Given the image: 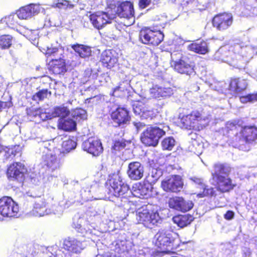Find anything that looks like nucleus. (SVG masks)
Returning a JSON list of instances; mask_svg holds the SVG:
<instances>
[{"instance_id":"49","label":"nucleus","mask_w":257,"mask_h":257,"mask_svg":"<svg viewBox=\"0 0 257 257\" xmlns=\"http://www.w3.org/2000/svg\"><path fill=\"white\" fill-rule=\"evenodd\" d=\"M152 3V0H139L138 6L140 9L143 10L150 6Z\"/></svg>"},{"instance_id":"48","label":"nucleus","mask_w":257,"mask_h":257,"mask_svg":"<svg viewBox=\"0 0 257 257\" xmlns=\"http://www.w3.org/2000/svg\"><path fill=\"white\" fill-rule=\"evenodd\" d=\"M39 108H33L30 107L27 109V115L31 117H38V112H39Z\"/></svg>"},{"instance_id":"44","label":"nucleus","mask_w":257,"mask_h":257,"mask_svg":"<svg viewBox=\"0 0 257 257\" xmlns=\"http://www.w3.org/2000/svg\"><path fill=\"white\" fill-rule=\"evenodd\" d=\"M197 3L198 0H183L181 3V6L183 9L189 11L196 7Z\"/></svg>"},{"instance_id":"30","label":"nucleus","mask_w":257,"mask_h":257,"mask_svg":"<svg viewBox=\"0 0 257 257\" xmlns=\"http://www.w3.org/2000/svg\"><path fill=\"white\" fill-rule=\"evenodd\" d=\"M193 219V216L189 214L178 215L175 216L173 218L174 223H176L180 227H184L190 224Z\"/></svg>"},{"instance_id":"17","label":"nucleus","mask_w":257,"mask_h":257,"mask_svg":"<svg viewBox=\"0 0 257 257\" xmlns=\"http://www.w3.org/2000/svg\"><path fill=\"white\" fill-rule=\"evenodd\" d=\"M83 150L93 156H98L103 152V147L100 140L94 137L89 138L82 144Z\"/></svg>"},{"instance_id":"35","label":"nucleus","mask_w":257,"mask_h":257,"mask_svg":"<svg viewBox=\"0 0 257 257\" xmlns=\"http://www.w3.org/2000/svg\"><path fill=\"white\" fill-rule=\"evenodd\" d=\"M70 114V111L65 106H56L54 108L51 112V117H62L64 118L68 116Z\"/></svg>"},{"instance_id":"53","label":"nucleus","mask_w":257,"mask_h":257,"mask_svg":"<svg viewBox=\"0 0 257 257\" xmlns=\"http://www.w3.org/2000/svg\"><path fill=\"white\" fill-rule=\"evenodd\" d=\"M234 212L232 210H228L224 214L223 217L226 220H230L234 217Z\"/></svg>"},{"instance_id":"8","label":"nucleus","mask_w":257,"mask_h":257,"mask_svg":"<svg viewBox=\"0 0 257 257\" xmlns=\"http://www.w3.org/2000/svg\"><path fill=\"white\" fill-rule=\"evenodd\" d=\"M164 34L161 31L152 30L150 27H144L140 31L139 38L142 43L158 46L163 40Z\"/></svg>"},{"instance_id":"29","label":"nucleus","mask_w":257,"mask_h":257,"mask_svg":"<svg viewBox=\"0 0 257 257\" xmlns=\"http://www.w3.org/2000/svg\"><path fill=\"white\" fill-rule=\"evenodd\" d=\"M71 48L81 58H86L91 55V49L88 46L75 44L71 45Z\"/></svg>"},{"instance_id":"37","label":"nucleus","mask_w":257,"mask_h":257,"mask_svg":"<svg viewBox=\"0 0 257 257\" xmlns=\"http://www.w3.org/2000/svg\"><path fill=\"white\" fill-rule=\"evenodd\" d=\"M76 142L72 139L65 137V139L62 142V148L63 152H69L74 149L76 147Z\"/></svg>"},{"instance_id":"5","label":"nucleus","mask_w":257,"mask_h":257,"mask_svg":"<svg viewBox=\"0 0 257 257\" xmlns=\"http://www.w3.org/2000/svg\"><path fill=\"white\" fill-rule=\"evenodd\" d=\"M177 235L172 230H160L155 235V244L161 249H167L168 247L171 250L176 249L179 246Z\"/></svg>"},{"instance_id":"42","label":"nucleus","mask_w":257,"mask_h":257,"mask_svg":"<svg viewBox=\"0 0 257 257\" xmlns=\"http://www.w3.org/2000/svg\"><path fill=\"white\" fill-rule=\"evenodd\" d=\"M53 8L59 9H72L74 7V5L71 4L69 1L67 0H58L56 3H54L52 5Z\"/></svg>"},{"instance_id":"11","label":"nucleus","mask_w":257,"mask_h":257,"mask_svg":"<svg viewBox=\"0 0 257 257\" xmlns=\"http://www.w3.org/2000/svg\"><path fill=\"white\" fill-rule=\"evenodd\" d=\"M232 15L228 12H222L216 14L212 19V26L219 32H225L232 25Z\"/></svg>"},{"instance_id":"34","label":"nucleus","mask_w":257,"mask_h":257,"mask_svg":"<svg viewBox=\"0 0 257 257\" xmlns=\"http://www.w3.org/2000/svg\"><path fill=\"white\" fill-rule=\"evenodd\" d=\"M108 183V194L112 196H118V190L121 186L120 183L119 182L118 180L114 178L109 179Z\"/></svg>"},{"instance_id":"13","label":"nucleus","mask_w":257,"mask_h":257,"mask_svg":"<svg viewBox=\"0 0 257 257\" xmlns=\"http://www.w3.org/2000/svg\"><path fill=\"white\" fill-rule=\"evenodd\" d=\"M27 172L25 165L21 162H13L7 169L6 174L10 181L21 182Z\"/></svg>"},{"instance_id":"54","label":"nucleus","mask_w":257,"mask_h":257,"mask_svg":"<svg viewBox=\"0 0 257 257\" xmlns=\"http://www.w3.org/2000/svg\"><path fill=\"white\" fill-rule=\"evenodd\" d=\"M13 105L11 101H0V109L10 108Z\"/></svg>"},{"instance_id":"3","label":"nucleus","mask_w":257,"mask_h":257,"mask_svg":"<svg viewBox=\"0 0 257 257\" xmlns=\"http://www.w3.org/2000/svg\"><path fill=\"white\" fill-rule=\"evenodd\" d=\"M180 127L188 131L200 132L208 125L207 116L201 111L193 109L186 113L182 112L179 115Z\"/></svg>"},{"instance_id":"22","label":"nucleus","mask_w":257,"mask_h":257,"mask_svg":"<svg viewBox=\"0 0 257 257\" xmlns=\"http://www.w3.org/2000/svg\"><path fill=\"white\" fill-rule=\"evenodd\" d=\"M248 85L247 80L242 77H232L229 81L228 89L233 94H238L244 91Z\"/></svg>"},{"instance_id":"38","label":"nucleus","mask_w":257,"mask_h":257,"mask_svg":"<svg viewBox=\"0 0 257 257\" xmlns=\"http://www.w3.org/2000/svg\"><path fill=\"white\" fill-rule=\"evenodd\" d=\"M176 145V141L172 137L164 138L161 142L162 148L163 150L171 151Z\"/></svg>"},{"instance_id":"20","label":"nucleus","mask_w":257,"mask_h":257,"mask_svg":"<svg viewBox=\"0 0 257 257\" xmlns=\"http://www.w3.org/2000/svg\"><path fill=\"white\" fill-rule=\"evenodd\" d=\"M116 14L121 18L130 19L134 18L133 3L128 1L121 2L116 8Z\"/></svg>"},{"instance_id":"51","label":"nucleus","mask_w":257,"mask_h":257,"mask_svg":"<svg viewBox=\"0 0 257 257\" xmlns=\"http://www.w3.org/2000/svg\"><path fill=\"white\" fill-rule=\"evenodd\" d=\"M114 250L115 252L120 254L124 251L123 245L122 241L116 242L114 246Z\"/></svg>"},{"instance_id":"24","label":"nucleus","mask_w":257,"mask_h":257,"mask_svg":"<svg viewBox=\"0 0 257 257\" xmlns=\"http://www.w3.org/2000/svg\"><path fill=\"white\" fill-rule=\"evenodd\" d=\"M188 49L201 55H205L209 52L208 45L206 41L203 40H197L190 44L188 45Z\"/></svg>"},{"instance_id":"25","label":"nucleus","mask_w":257,"mask_h":257,"mask_svg":"<svg viewBox=\"0 0 257 257\" xmlns=\"http://www.w3.org/2000/svg\"><path fill=\"white\" fill-rule=\"evenodd\" d=\"M149 184L144 182L135 183L132 187V192L134 196L139 198H145L149 195L150 190Z\"/></svg>"},{"instance_id":"50","label":"nucleus","mask_w":257,"mask_h":257,"mask_svg":"<svg viewBox=\"0 0 257 257\" xmlns=\"http://www.w3.org/2000/svg\"><path fill=\"white\" fill-rule=\"evenodd\" d=\"M59 49L56 47L48 48L46 51L45 55L48 57L55 56L58 52Z\"/></svg>"},{"instance_id":"4","label":"nucleus","mask_w":257,"mask_h":257,"mask_svg":"<svg viewBox=\"0 0 257 257\" xmlns=\"http://www.w3.org/2000/svg\"><path fill=\"white\" fill-rule=\"evenodd\" d=\"M138 220L145 226H157L162 222L158 207L155 204H148L143 206L142 210L138 213Z\"/></svg>"},{"instance_id":"40","label":"nucleus","mask_w":257,"mask_h":257,"mask_svg":"<svg viewBox=\"0 0 257 257\" xmlns=\"http://www.w3.org/2000/svg\"><path fill=\"white\" fill-rule=\"evenodd\" d=\"M72 116L76 120H84L87 118V112L81 108H76L72 112Z\"/></svg>"},{"instance_id":"52","label":"nucleus","mask_w":257,"mask_h":257,"mask_svg":"<svg viewBox=\"0 0 257 257\" xmlns=\"http://www.w3.org/2000/svg\"><path fill=\"white\" fill-rule=\"evenodd\" d=\"M84 76L88 78H94L95 74L93 72V70L91 68H87L84 71Z\"/></svg>"},{"instance_id":"55","label":"nucleus","mask_w":257,"mask_h":257,"mask_svg":"<svg viewBox=\"0 0 257 257\" xmlns=\"http://www.w3.org/2000/svg\"><path fill=\"white\" fill-rule=\"evenodd\" d=\"M192 180L196 184H197L200 186L201 189L203 187V185H205L203 180L200 178H194Z\"/></svg>"},{"instance_id":"45","label":"nucleus","mask_w":257,"mask_h":257,"mask_svg":"<svg viewBox=\"0 0 257 257\" xmlns=\"http://www.w3.org/2000/svg\"><path fill=\"white\" fill-rule=\"evenodd\" d=\"M67 243L70 244L68 246L69 248H67L68 250L76 252L78 248H81L82 242L77 239H74L69 240L67 241Z\"/></svg>"},{"instance_id":"16","label":"nucleus","mask_w":257,"mask_h":257,"mask_svg":"<svg viewBox=\"0 0 257 257\" xmlns=\"http://www.w3.org/2000/svg\"><path fill=\"white\" fill-rule=\"evenodd\" d=\"M173 67L176 72L181 74L191 75L195 72L193 62L185 56H182L179 59L174 61Z\"/></svg>"},{"instance_id":"36","label":"nucleus","mask_w":257,"mask_h":257,"mask_svg":"<svg viewBox=\"0 0 257 257\" xmlns=\"http://www.w3.org/2000/svg\"><path fill=\"white\" fill-rule=\"evenodd\" d=\"M128 142L124 140H116L113 142L111 146V152L113 154L116 155L118 153L122 151L126 146V144Z\"/></svg>"},{"instance_id":"18","label":"nucleus","mask_w":257,"mask_h":257,"mask_svg":"<svg viewBox=\"0 0 257 257\" xmlns=\"http://www.w3.org/2000/svg\"><path fill=\"white\" fill-rule=\"evenodd\" d=\"M168 204L171 208L184 212L190 210L193 207L192 201L185 200L183 197L178 196L170 198Z\"/></svg>"},{"instance_id":"15","label":"nucleus","mask_w":257,"mask_h":257,"mask_svg":"<svg viewBox=\"0 0 257 257\" xmlns=\"http://www.w3.org/2000/svg\"><path fill=\"white\" fill-rule=\"evenodd\" d=\"M184 186L181 177L178 175L171 176L161 182V187L167 192L177 193L182 189Z\"/></svg>"},{"instance_id":"56","label":"nucleus","mask_w":257,"mask_h":257,"mask_svg":"<svg viewBox=\"0 0 257 257\" xmlns=\"http://www.w3.org/2000/svg\"><path fill=\"white\" fill-rule=\"evenodd\" d=\"M134 125L136 127V128L139 130L141 129L145 126L146 124L144 123L141 122H134L133 123Z\"/></svg>"},{"instance_id":"31","label":"nucleus","mask_w":257,"mask_h":257,"mask_svg":"<svg viewBox=\"0 0 257 257\" xmlns=\"http://www.w3.org/2000/svg\"><path fill=\"white\" fill-rule=\"evenodd\" d=\"M58 128L65 132H71L76 128V122L71 118L61 119L58 125Z\"/></svg>"},{"instance_id":"47","label":"nucleus","mask_w":257,"mask_h":257,"mask_svg":"<svg viewBox=\"0 0 257 257\" xmlns=\"http://www.w3.org/2000/svg\"><path fill=\"white\" fill-rule=\"evenodd\" d=\"M130 188L126 184H121L120 187L119 189V192L118 196H115V197H125V194L127 193L129 191Z\"/></svg>"},{"instance_id":"46","label":"nucleus","mask_w":257,"mask_h":257,"mask_svg":"<svg viewBox=\"0 0 257 257\" xmlns=\"http://www.w3.org/2000/svg\"><path fill=\"white\" fill-rule=\"evenodd\" d=\"M39 110L38 117L40 119V120L45 121L52 118V117H51V113L50 114H48L43 109L40 107H39Z\"/></svg>"},{"instance_id":"7","label":"nucleus","mask_w":257,"mask_h":257,"mask_svg":"<svg viewBox=\"0 0 257 257\" xmlns=\"http://www.w3.org/2000/svg\"><path fill=\"white\" fill-rule=\"evenodd\" d=\"M23 205L28 206L32 205L33 212L39 216H43L46 210L49 202L48 198L44 195L42 196L34 197L31 195L24 196L22 199Z\"/></svg>"},{"instance_id":"2","label":"nucleus","mask_w":257,"mask_h":257,"mask_svg":"<svg viewBox=\"0 0 257 257\" xmlns=\"http://www.w3.org/2000/svg\"><path fill=\"white\" fill-rule=\"evenodd\" d=\"M211 177L215 188L221 193H228L236 186L229 177L231 168L226 163H216L213 165Z\"/></svg>"},{"instance_id":"21","label":"nucleus","mask_w":257,"mask_h":257,"mask_svg":"<svg viewBox=\"0 0 257 257\" xmlns=\"http://www.w3.org/2000/svg\"><path fill=\"white\" fill-rule=\"evenodd\" d=\"M126 173L131 180L135 181L140 180L144 176V166L138 161L132 162L128 164Z\"/></svg>"},{"instance_id":"41","label":"nucleus","mask_w":257,"mask_h":257,"mask_svg":"<svg viewBox=\"0 0 257 257\" xmlns=\"http://www.w3.org/2000/svg\"><path fill=\"white\" fill-rule=\"evenodd\" d=\"M239 100L242 103L253 102L257 101V92L249 93L247 95L239 96Z\"/></svg>"},{"instance_id":"43","label":"nucleus","mask_w":257,"mask_h":257,"mask_svg":"<svg viewBox=\"0 0 257 257\" xmlns=\"http://www.w3.org/2000/svg\"><path fill=\"white\" fill-rule=\"evenodd\" d=\"M3 22L10 28H13L18 24L17 18L14 15H10L3 19Z\"/></svg>"},{"instance_id":"12","label":"nucleus","mask_w":257,"mask_h":257,"mask_svg":"<svg viewBox=\"0 0 257 257\" xmlns=\"http://www.w3.org/2000/svg\"><path fill=\"white\" fill-rule=\"evenodd\" d=\"M19 212L18 204L11 197L3 196L0 198V215L13 217L18 216Z\"/></svg>"},{"instance_id":"19","label":"nucleus","mask_w":257,"mask_h":257,"mask_svg":"<svg viewBox=\"0 0 257 257\" xmlns=\"http://www.w3.org/2000/svg\"><path fill=\"white\" fill-rule=\"evenodd\" d=\"M99 61L103 67L111 69L117 64L118 57L114 50H105L102 52Z\"/></svg>"},{"instance_id":"9","label":"nucleus","mask_w":257,"mask_h":257,"mask_svg":"<svg viewBox=\"0 0 257 257\" xmlns=\"http://www.w3.org/2000/svg\"><path fill=\"white\" fill-rule=\"evenodd\" d=\"M45 149L48 152L44 151L45 154L43 156L42 165L46 170L53 172L60 168L61 162L60 159L56 155L52 154L54 150V146L51 145L50 143H45L44 145Z\"/></svg>"},{"instance_id":"27","label":"nucleus","mask_w":257,"mask_h":257,"mask_svg":"<svg viewBox=\"0 0 257 257\" xmlns=\"http://www.w3.org/2000/svg\"><path fill=\"white\" fill-rule=\"evenodd\" d=\"M171 88H165L157 85L153 86L150 89V93L155 98L170 96L172 93Z\"/></svg>"},{"instance_id":"23","label":"nucleus","mask_w":257,"mask_h":257,"mask_svg":"<svg viewBox=\"0 0 257 257\" xmlns=\"http://www.w3.org/2000/svg\"><path fill=\"white\" fill-rule=\"evenodd\" d=\"M48 68L55 75L63 74L67 71L66 61L61 57L52 59L48 63Z\"/></svg>"},{"instance_id":"26","label":"nucleus","mask_w":257,"mask_h":257,"mask_svg":"<svg viewBox=\"0 0 257 257\" xmlns=\"http://www.w3.org/2000/svg\"><path fill=\"white\" fill-rule=\"evenodd\" d=\"M36 13L35 5L30 4L20 8L17 11L18 17L21 20L27 19L31 18Z\"/></svg>"},{"instance_id":"10","label":"nucleus","mask_w":257,"mask_h":257,"mask_svg":"<svg viewBox=\"0 0 257 257\" xmlns=\"http://www.w3.org/2000/svg\"><path fill=\"white\" fill-rule=\"evenodd\" d=\"M111 123L114 127H123L131 120L130 111L125 107L118 106L110 114Z\"/></svg>"},{"instance_id":"57","label":"nucleus","mask_w":257,"mask_h":257,"mask_svg":"<svg viewBox=\"0 0 257 257\" xmlns=\"http://www.w3.org/2000/svg\"><path fill=\"white\" fill-rule=\"evenodd\" d=\"M92 97L88 98L85 100V103H89Z\"/></svg>"},{"instance_id":"1","label":"nucleus","mask_w":257,"mask_h":257,"mask_svg":"<svg viewBox=\"0 0 257 257\" xmlns=\"http://www.w3.org/2000/svg\"><path fill=\"white\" fill-rule=\"evenodd\" d=\"M225 135L234 147L249 151L248 145L257 140V127L254 125L243 126L240 119L228 121L225 125Z\"/></svg>"},{"instance_id":"6","label":"nucleus","mask_w":257,"mask_h":257,"mask_svg":"<svg viewBox=\"0 0 257 257\" xmlns=\"http://www.w3.org/2000/svg\"><path fill=\"white\" fill-rule=\"evenodd\" d=\"M163 129L156 126L148 127L143 132L141 140L143 144L148 147H156L160 139L165 135Z\"/></svg>"},{"instance_id":"32","label":"nucleus","mask_w":257,"mask_h":257,"mask_svg":"<svg viewBox=\"0 0 257 257\" xmlns=\"http://www.w3.org/2000/svg\"><path fill=\"white\" fill-rule=\"evenodd\" d=\"M14 38L9 34H3L0 36V48L2 50L9 49L13 45Z\"/></svg>"},{"instance_id":"14","label":"nucleus","mask_w":257,"mask_h":257,"mask_svg":"<svg viewBox=\"0 0 257 257\" xmlns=\"http://www.w3.org/2000/svg\"><path fill=\"white\" fill-rule=\"evenodd\" d=\"M89 13V20L93 27L98 30H102L112 22L113 18L107 12L98 11Z\"/></svg>"},{"instance_id":"58","label":"nucleus","mask_w":257,"mask_h":257,"mask_svg":"<svg viewBox=\"0 0 257 257\" xmlns=\"http://www.w3.org/2000/svg\"><path fill=\"white\" fill-rule=\"evenodd\" d=\"M3 147L0 144V153L3 151Z\"/></svg>"},{"instance_id":"28","label":"nucleus","mask_w":257,"mask_h":257,"mask_svg":"<svg viewBox=\"0 0 257 257\" xmlns=\"http://www.w3.org/2000/svg\"><path fill=\"white\" fill-rule=\"evenodd\" d=\"M133 109L135 113L140 115L143 118L145 119L152 118V111L142 101H139L137 104H134Z\"/></svg>"},{"instance_id":"39","label":"nucleus","mask_w":257,"mask_h":257,"mask_svg":"<svg viewBox=\"0 0 257 257\" xmlns=\"http://www.w3.org/2000/svg\"><path fill=\"white\" fill-rule=\"evenodd\" d=\"M48 93L51 95L50 91H48L47 89H42L37 92L35 93L32 97L33 100L35 101H40L43 100L47 98Z\"/></svg>"},{"instance_id":"33","label":"nucleus","mask_w":257,"mask_h":257,"mask_svg":"<svg viewBox=\"0 0 257 257\" xmlns=\"http://www.w3.org/2000/svg\"><path fill=\"white\" fill-rule=\"evenodd\" d=\"M202 191L197 194L196 196L198 198L207 197H215L217 196L216 190L212 187H209L205 184L203 185Z\"/></svg>"}]
</instances>
